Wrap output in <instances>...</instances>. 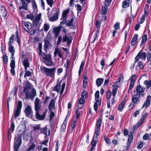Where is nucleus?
Returning <instances> with one entry per match:
<instances>
[{
    "instance_id": "nucleus-17",
    "label": "nucleus",
    "mask_w": 151,
    "mask_h": 151,
    "mask_svg": "<svg viewBox=\"0 0 151 151\" xmlns=\"http://www.w3.org/2000/svg\"><path fill=\"white\" fill-rule=\"evenodd\" d=\"M141 98L140 97L137 96L134 93L133 95L132 96L131 101L134 104H138L139 102V99Z\"/></svg>"
},
{
    "instance_id": "nucleus-13",
    "label": "nucleus",
    "mask_w": 151,
    "mask_h": 151,
    "mask_svg": "<svg viewBox=\"0 0 151 151\" xmlns=\"http://www.w3.org/2000/svg\"><path fill=\"white\" fill-rule=\"evenodd\" d=\"M24 112L27 116L28 117L32 116L33 112L29 105H28L27 106L24 111Z\"/></svg>"
},
{
    "instance_id": "nucleus-14",
    "label": "nucleus",
    "mask_w": 151,
    "mask_h": 151,
    "mask_svg": "<svg viewBox=\"0 0 151 151\" xmlns=\"http://www.w3.org/2000/svg\"><path fill=\"white\" fill-rule=\"evenodd\" d=\"M151 101V96L150 95H148L147 96L146 100L145 102L143 105L142 108H143L145 107L146 109L150 105Z\"/></svg>"
},
{
    "instance_id": "nucleus-12",
    "label": "nucleus",
    "mask_w": 151,
    "mask_h": 151,
    "mask_svg": "<svg viewBox=\"0 0 151 151\" xmlns=\"http://www.w3.org/2000/svg\"><path fill=\"white\" fill-rule=\"evenodd\" d=\"M137 79V76L135 74L132 75L130 78V85L129 86V89H132L133 88L135 82Z\"/></svg>"
},
{
    "instance_id": "nucleus-37",
    "label": "nucleus",
    "mask_w": 151,
    "mask_h": 151,
    "mask_svg": "<svg viewBox=\"0 0 151 151\" xmlns=\"http://www.w3.org/2000/svg\"><path fill=\"white\" fill-rule=\"evenodd\" d=\"M123 75H120L119 77L117 79V81L116 82V85H115L116 87L115 88H116V87H119L118 84L120 83L121 81H123Z\"/></svg>"
},
{
    "instance_id": "nucleus-60",
    "label": "nucleus",
    "mask_w": 151,
    "mask_h": 151,
    "mask_svg": "<svg viewBox=\"0 0 151 151\" xmlns=\"http://www.w3.org/2000/svg\"><path fill=\"white\" fill-rule=\"evenodd\" d=\"M47 4L50 6V7H52L53 4V0H46Z\"/></svg>"
},
{
    "instance_id": "nucleus-42",
    "label": "nucleus",
    "mask_w": 151,
    "mask_h": 151,
    "mask_svg": "<svg viewBox=\"0 0 151 151\" xmlns=\"http://www.w3.org/2000/svg\"><path fill=\"white\" fill-rule=\"evenodd\" d=\"M25 73L24 75V77L26 79L27 77H29L31 76V72L27 70V69H26V70H25Z\"/></svg>"
},
{
    "instance_id": "nucleus-5",
    "label": "nucleus",
    "mask_w": 151,
    "mask_h": 151,
    "mask_svg": "<svg viewBox=\"0 0 151 151\" xmlns=\"http://www.w3.org/2000/svg\"><path fill=\"white\" fill-rule=\"evenodd\" d=\"M59 12V9L57 8H53L51 11V13L53 14L52 17L48 16L49 20L53 22L57 20L58 18V14Z\"/></svg>"
},
{
    "instance_id": "nucleus-2",
    "label": "nucleus",
    "mask_w": 151,
    "mask_h": 151,
    "mask_svg": "<svg viewBox=\"0 0 151 151\" xmlns=\"http://www.w3.org/2000/svg\"><path fill=\"white\" fill-rule=\"evenodd\" d=\"M24 132V131L23 132L21 130H20L19 132L20 134L18 135V137L16 139V137H15L14 145V151H18V150L22 143V133H23Z\"/></svg>"
},
{
    "instance_id": "nucleus-48",
    "label": "nucleus",
    "mask_w": 151,
    "mask_h": 151,
    "mask_svg": "<svg viewBox=\"0 0 151 151\" xmlns=\"http://www.w3.org/2000/svg\"><path fill=\"white\" fill-rule=\"evenodd\" d=\"M32 94H31V99L32 100L36 96V91L35 89H33L32 91Z\"/></svg>"
},
{
    "instance_id": "nucleus-28",
    "label": "nucleus",
    "mask_w": 151,
    "mask_h": 151,
    "mask_svg": "<svg viewBox=\"0 0 151 151\" xmlns=\"http://www.w3.org/2000/svg\"><path fill=\"white\" fill-rule=\"evenodd\" d=\"M109 6H107L104 4V6H102V9L101 10V13L103 15H105L107 12V7Z\"/></svg>"
},
{
    "instance_id": "nucleus-34",
    "label": "nucleus",
    "mask_w": 151,
    "mask_h": 151,
    "mask_svg": "<svg viewBox=\"0 0 151 151\" xmlns=\"http://www.w3.org/2000/svg\"><path fill=\"white\" fill-rule=\"evenodd\" d=\"M125 103L123 101L120 103L118 107V110L120 111H122L124 106Z\"/></svg>"
},
{
    "instance_id": "nucleus-41",
    "label": "nucleus",
    "mask_w": 151,
    "mask_h": 151,
    "mask_svg": "<svg viewBox=\"0 0 151 151\" xmlns=\"http://www.w3.org/2000/svg\"><path fill=\"white\" fill-rule=\"evenodd\" d=\"M22 6L19 8V9L21 10L22 9H23L25 10H27V6L28 4H27L25 1L22 3Z\"/></svg>"
},
{
    "instance_id": "nucleus-10",
    "label": "nucleus",
    "mask_w": 151,
    "mask_h": 151,
    "mask_svg": "<svg viewBox=\"0 0 151 151\" xmlns=\"http://www.w3.org/2000/svg\"><path fill=\"white\" fill-rule=\"evenodd\" d=\"M26 27L28 29H30L32 27V24L29 22H25L24 21H22V29L27 32H28V31L24 27Z\"/></svg>"
},
{
    "instance_id": "nucleus-16",
    "label": "nucleus",
    "mask_w": 151,
    "mask_h": 151,
    "mask_svg": "<svg viewBox=\"0 0 151 151\" xmlns=\"http://www.w3.org/2000/svg\"><path fill=\"white\" fill-rule=\"evenodd\" d=\"M58 54L60 58L63 59V53L61 50H59V48H56L55 49L54 52V55L55 57H56Z\"/></svg>"
},
{
    "instance_id": "nucleus-59",
    "label": "nucleus",
    "mask_w": 151,
    "mask_h": 151,
    "mask_svg": "<svg viewBox=\"0 0 151 151\" xmlns=\"http://www.w3.org/2000/svg\"><path fill=\"white\" fill-rule=\"evenodd\" d=\"M47 128L46 127H45L44 128H42L40 129L41 133H46V131L47 130Z\"/></svg>"
},
{
    "instance_id": "nucleus-57",
    "label": "nucleus",
    "mask_w": 151,
    "mask_h": 151,
    "mask_svg": "<svg viewBox=\"0 0 151 151\" xmlns=\"http://www.w3.org/2000/svg\"><path fill=\"white\" fill-rule=\"evenodd\" d=\"M35 147V145L33 143L27 150V151H29L30 150H34Z\"/></svg>"
},
{
    "instance_id": "nucleus-53",
    "label": "nucleus",
    "mask_w": 151,
    "mask_h": 151,
    "mask_svg": "<svg viewBox=\"0 0 151 151\" xmlns=\"http://www.w3.org/2000/svg\"><path fill=\"white\" fill-rule=\"evenodd\" d=\"M88 93L86 91H83L81 94V96L83 99H86L88 97Z\"/></svg>"
},
{
    "instance_id": "nucleus-7",
    "label": "nucleus",
    "mask_w": 151,
    "mask_h": 151,
    "mask_svg": "<svg viewBox=\"0 0 151 151\" xmlns=\"http://www.w3.org/2000/svg\"><path fill=\"white\" fill-rule=\"evenodd\" d=\"M95 100L96 102L94 105V110L96 111L97 110L98 106L100 105L101 101L99 100V93L98 91H97L95 93Z\"/></svg>"
},
{
    "instance_id": "nucleus-63",
    "label": "nucleus",
    "mask_w": 151,
    "mask_h": 151,
    "mask_svg": "<svg viewBox=\"0 0 151 151\" xmlns=\"http://www.w3.org/2000/svg\"><path fill=\"white\" fill-rule=\"evenodd\" d=\"M148 114L146 112L144 114H143L141 117V119L144 120V121L146 119L148 116Z\"/></svg>"
},
{
    "instance_id": "nucleus-15",
    "label": "nucleus",
    "mask_w": 151,
    "mask_h": 151,
    "mask_svg": "<svg viewBox=\"0 0 151 151\" xmlns=\"http://www.w3.org/2000/svg\"><path fill=\"white\" fill-rule=\"evenodd\" d=\"M36 111V117L37 119L39 120H43L46 114L47 113V111L45 112L42 115H40V114L39 111Z\"/></svg>"
},
{
    "instance_id": "nucleus-38",
    "label": "nucleus",
    "mask_w": 151,
    "mask_h": 151,
    "mask_svg": "<svg viewBox=\"0 0 151 151\" xmlns=\"http://www.w3.org/2000/svg\"><path fill=\"white\" fill-rule=\"evenodd\" d=\"M145 65L144 63L141 61H139L138 62V66L140 69H143Z\"/></svg>"
},
{
    "instance_id": "nucleus-58",
    "label": "nucleus",
    "mask_w": 151,
    "mask_h": 151,
    "mask_svg": "<svg viewBox=\"0 0 151 151\" xmlns=\"http://www.w3.org/2000/svg\"><path fill=\"white\" fill-rule=\"evenodd\" d=\"M65 83H63L62 85L61 89L60 92V95H61L63 93L64 91L65 88Z\"/></svg>"
},
{
    "instance_id": "nucleus-35",
    "label": "nucleus",
    "mask_w": 151,
    "mask_h": 151,
    "mask_svg": "<svg viewBox=\"0 0 151 151\" xmlns=\"http://www.w3.org/2000/svg\"><path fill=\"white\" fill-rule=\"evenodd\" d=\"M28 31V32L31 35H34L36 32V29L35 28H34L32 26V27L30 29H29Z\"/></svg>"
},
{
    "instance_id": "nucleus-6",
    "label": "nucleus",
    "mask_w": 151,
    "mask_h": 151,
    "mask_svg": "<svg viewBox=\"0 0 151 151\" xmlns=\"http://www.w3.org/2000/svg\"><path fill=\"white\" fill-rule=\"evenodd\" d=\"M142 52V50H140L135 58V61L133 65L132 68L134 67L135 63L138 61L140 58L142 60H145L147 54L145 52Z\"/></svg>"
},
{
    "instance_id": "nucleus-3",
    "label": "nucleus",
    "mask_w": 151,
    "mask_h": 151,
    "mask_svg": "<svg viewBox=\"0 0 151 151\" xmlns=\"http://www.w3.org/2000/svg\"><path fill=\"white\" fill-rule=\"evenodd\" d=\"M145 89L146 88L139 84L136 86L135 90L134 91V93L139 97H143L145 94Z\"/></svg>"
},
{
    "instance_id": "nucleus-8",
    "label": "nucleus",
    "mask_w": 151,
    "mask_h": 151,
    "mask_svg": "<svg viewBox=\"0 0 151 151\" xmlns=\"http://www.w3.org/2000/svg\"><path fill=\"white\" fill-rule=\"evenodd\" d=\"M42 103V102L38 97L36 98L35 102V111L40 110Z\"/></svg>"
},
{
    "instance_id": "nucleus-31",
    "label": "nucleus",
    "mask_w": 151,
    "mask_h": 151,
    "mask_svg": "<svg viewBox=\"0 0 151 151\" xmlns=\"http://www.w3.org/2000/svg\"><path fill=\"white\" fill-rule=\"evenodd\" d=\"M144 84L146 86V88L149 89L151 87V81L150 80H145L144 82Z\"/></svg>"
},
{
    "instance_id": "nucleus-11",
    "label": "nucleus",
    "mask_w": 151,
    "mask_h": 151,
    "mask_svg": "<svg viewBox=\"0 0 151 151\" xmlns=\"http://www.w3.org/2000/svg\"><path fill=\"white\" fill-rule=\"evenodd\" d=\"M73 37L69 35V34H68L64 36L63 37V42H67V44L69 46V45L71 43Z\"/></svg>"
},
{
    "instance_id": "nucleus-21",
    "label": "nucleus",
    "mask_w": 151,
    "mask_h": 151,
    "mask_svg": "<svg viewBox=\"0 0 151 151\" xmlns=\"http://www.w3.org/2000/svg\"><path fill=\"white\" fill-rule=\"evenodd\" d=\"M61 27L60 26L58 27H55L53 28V33L54 35V36L55 38H57L60 31Z\"/></svg>"
},
{
    "instance_id": "nucleus-43",
    "label": "nucleus",
    "mask_w": 151,
    "mask_h": 151,
    "mask_svg": "<svg viewBox=\"0 0 151 151\" xmlns=\"http://www.w3.org/2000/svg\"><path fill=\"white\" fill-rule=\"evenodd\" d=\"M100 130V129L96 128L94 132V136H95L96 139H97L99 135V133Z\"/></svg>"
},
{
    "instance_id": "nucleus-19",
    "label": "nucleus",
    "mask_w": 151,
    "mask_h": 151,
    "mask_svg": "<svg viewBox=\"0 0 151 151\" xmlns=\"http://www.w3.org/2000/svg\"><path fill=\"white\" fill-rule=\"evenodd\" d=\"M7 14V11L3 6H0V16H2L4 17H5Z\"/></svg>"
},
{
    "instance_id": "nucleus-46",
    "label": "nucleus",
    "mask_w": 151,
    "mask_h": 151,
    "mask_svg": "<svg viewBox=\"0 0 151 151\" xmlns=\"http://www.w3.org/2000/svg\"><path fill=\"white\" fill-rule=\"evenodd\" d=\"M87 80L88 78L85 76L83 79V87L85 88H86V86L88 83Z\"/></svg>"
},
{
    "instance_id": "nucleus-56",
    "label": "nucleus",
    "mask_w": 151,
    "mask_h": 151,
    "mask_svg": "<svg viewBox=\"0 0 151 151\" xmlns=\"http://www.w3.org/2000/svg\"><path fill=\"white\" fill-rule=\"evenodd\" d=\"M41 16V13L39 14L38 16L36 17V20L35 21V23L36 24H37L38 22H39V21L40 20V17Z\"/></svg>"
},
{
    "instance_id": "nucleus-51",
    "label": "nucleus",
    "mask_w": 151,
    "mask_h": 151,
    "mask_svg": "<svg viewBox=\"0 0 151 151\" xmlns=\"http://www.w3.org/2000/svg\"><path fill=\"white\" fill-rule=\"evenodd\" d=\"M51 111L50 112V121H52V120L53 119V117L55 116V114L52 111Z\"/></svg>"
},
{
    "instance_id": "nucleus-4",
    "label": "nucleus",
    "mask_w": 151,
    "mask_h": 151,
    "mask_svg": "<svg viewBox=\"0 0 151 151\" xmlns=\"http://www.w3.org/2000/svg\"><path fill=\"white\" fill-rule=\"evenodd\" d=\"M42 57L44 63L47 66H50L53 64L52 57L50 55H46L45 53H42Z\"/></svg>"
},
{
    "instance_id": "nucleus-49",
    "label": "nucleus",
    "mask_w": 151,
    "mask_h": 151,
    "mask_svg": "<svg viewBox=\"0 0 151 151\" xmlns=\"http://www.w3.org/2000/svg\"><path fill=\"white\" fill-rule=\"evenodd\" d=\"M97 139H96L95 138V136H93V138L91 142V143L92 146H94V147L96 146V140H97Z\"/></svg>"
},
{
    "instance_id": "nucleus-52",
    "label": "nucleus",
    "mask_w": 151,
    "mask_h": 151,
    "mask_svg": "<svg viewBox=\"0 0 151 151\" xmlns=\"http://www.w3.org/2000/svg\"><path fill=\"white\" fill-rule=\"evenodd\" d=\"M73 19L72 18L70 21H69L68 22L66 23V25L68 27H70L71 26H73Z\"/></svg>"
},
{
    "instance_id": "nucleus-64",
    "label": "nucleus",
    "mask_w": 151,
    "mask_h": 151,
    "mask_svg": "<svg viewBox=\"0 0 151 151\" xmlns=\"http://www.w3.org/2000/svg\"><path fill=\"white\" fill-rule=\"evenodd\" d=\"M120 23L119 22H116L114 25V27L115 29H119Z\"/></svg>"
},
{
    "instance_id": "nucleus-30",
    "label": "nucleus",
    "mask_w": 151,
    "mask_h": 151,
    "mask_svg": "<svg viewBox=\"0 0 151 151\" xmlns=\"http://www.w3.org/2000/svg\"><path fill=\"white\" fill-rule=\"evenodd\" d=\"M102 119V115H101L96 123V128L100 129V127L101 126Z\"/></svg>"
},
{
    "instance_id": "nucleus-24",
    "label": "nucleus",
    "mask_w": 151,
    "mask_h": 151,
    "mask_svg": "<svg viewBox=\"0 0 151 151\" xmlns=\"http://www.w3.org/2000/svg\"><path fill=\"white\" fill-rule=\"evenodd\" d=\"M31 87V84L29 81H27L25 84L23 86L24 92L30 89Z\"/></svg>"
},
{
    "instance_id": "nucleus-25",
    "label": "nucleus",
    "mask_w": 151,
    "mask_h": 151,
    "mask_svg": "<svg viewBox=\"0 0 151 151\" xmlns=\"http://www.w3.org/2000/svg\"><path fill=\"white\" fill-rule=\"evenodd\" d=\"M24 66V69L26 70L27 68L29 67V63L28 58L25 59L22 62Z\"/></svg>"
},
{
    "instance_id": "nucleus-20",
    "label": "nucleus",
    "mask_w": 151,
    "mask_h": 151,
    "mask_svg": "<svg viewBox=\"0 0 151 151\" xmlns=\"http://www.w3.org/2000/svg\"><path fill=\"white\" fill-rule=\"evenodd\" d=\"M112 87L113 88L112 91V94L114 97L111 99V102L112 104H114L115 102V97L117 92V88L115 87L114 85H113Z\"/></svg>"
},
{
    "instance_id": "nucleus-39",
    "label": "nucleus",
    "mask_w": 151,
    "mask_h": 151,
    "mask_svg": "<svg viewBox=\"0 0 151 151\" xmlns=\"http://www.w3.org/2000/svg\"><path fill=\"white\" fill-rule=\"evenodd\" d=\"M15 35L14 34L12 35L9 38V41L8 42L9 46L12 45V44L13 43V42L14 40V38Z\"/></svg>"
},
{
    "instance_id": "nucleus-50",
    "label": "nucleus",
    "mask_w": 151,
    "mask_h": 151,
    "mask_svg": "<svg viewBox=\"0 0 151 151\" xmlns=\"http://www.w3.org/2000/svg\"><path fill=\"white\" fill-rule=\"evenodd\" d=\"M40 129V124H37L36 126H34L33 127V130L35 132V133L37 132L36 131Z\"/></svg>"
},
{
    "instance_id": "nucleus-44",
    "label": "nucleus",
    "mask_w": 151,
    "mask_h": 151,
    "mask_svg": "<svg viewBox=\"0 0 151 151\" xmlns=\"http://www.w3.org/2000/svg\"><path fill=\"white\" fill-rule=\"evenodd\" d=\"M26 18L27 19H29L31 20H34L35 19V16L32 14L31 13L27 15Z\"/></svg>"
},
{
    "instance_id": "nucleus-55",
    "label": "nucleus",
    "mask_w": 151,
    "mask_h": 151,
    "mask_svg": "<svg viewBox=\"0 0 151 151\" xmlns=\"http://www.w3.org/2000/svg\"><path fill=\"white\" fill-rule=\"evenodd\" d=\"M10 66L11 68H15V61L14 60H12L11 61L10 64Z\"/></svg>"
},
{
    "instance_id": "nucleus-23",
    "label": "nucleus",
    "mask_w": 151,
    "mask_h": 151,
    "mask_svg": "<svg viewBox=\"0 0 151 151\" xmlns=\"http://www.w3.org/2000/svg\"><path fill=\"white\" fill-rule=\"evenodd\" d=\"M55 100L52 99L48 106V109L50 111H52L55 109Z\"/></svg>"
},
{
    "instance_id": "nucleus-40",
    "label": "nucleus",
    "mask_w": 151,
    "mask_h": 151,
    "mask_svg": "<svg viewBox=\"0 0 151 151\" xmlns=\"http://www.w3.org/2000/svg\"><path fill=\"white\" fill-rule=\"evenodd\" d=\"M85 64V62L82 61L81 62V64L80 67V68L78 72V74L79 76H80L81 72L83 70V68Z\"/></svg>"
},
{
    "instance_id": "nucleus-45",
    "label": "nucleus",
    "mask_w": 151,
    "mask_h": 151,
    "mask_svg": "<svg viewBox=\"0 0 151 151\" xmlns=\"http://www.w3.org/2000/svg\"><path fill=\"white\" fill-rule=\"evenodd\" d=\"M9 51L11 53V54L15 53V50L12 45L9 46Z\"/></svg>"
},
{
    "instance_id": "nucleus-54",
    "label": "nucleus",
    "mask_w": 151,
    "mask_h": 151,
    "mask_svg": "<svg viewBox=\"0 0 151 151\" xmlns=\"http://www.w3.org/2000/svg\"><path fill=\"white\" fill-rule=\"evenodd\" d=\"M50 25L47 23L45 24L44 25V30L45 31H47L49 29Z\"/></svg>"
},
{
    "instance_id": "nucleus-29",
    "label": "nucleus",
    "mask_w": 151,
    "mask_h": 151,
    "mask_svg": "<svg viewBox=\"0 0 151 151\" xmlns=\"http://www.w3.org/2000/svg\"><path fill=\"white\" fill-rule=\"evenodd\" d=\"M32 2V7L33 10V12H37L38 10L37 6L35 0H33Z\"/></svg>"
},
{
    "instance_id": "nucleus-27",
    "label": "nucleus",
    "mask_w": 151,
    "mask_h": 151,
    "mask_svg": "<svg viewBox=\"0 0 151 151\" xmlns=\"http://www.w3.org/2000/svg\"><path fill=\"white\" fill-rule=\"evenodd\" d=\"M138 35L137 34H135L132 38L131 42V45L132 46H134L136 44L137 40L138 39Z\"/></svg>"
},
{
    "instance_id": "nucleus-33",
    "label": "nucleus",
    "mask_w": 151,
    "mask_h": 151,
    "mask_svg": "<svg viewBox=\"0 0 151 151\" xmlns=\"http://www.w3.org/2000/svg\"><path fill=\"white\" fill-rule=\"evenodd\" d=\"M130 0H125L122 3V7L124 8H127L129 6V3Z\"/></svg>"
},
{
    "instance_id": "nucleus-26",
    "label": "nucleus",
    "mask_w": 151,
    "mask_h": 151,
    "mask_svg": "<svg viewBox=\"0 0 151 151\" xmlns=\"http://www.w3.org/2000/svg\"><path fill=\"white\" fill-rule=\"evenodd\" d=\"M61 82H59L57 83L56 85L54 87L53 90L54 91L59 92L60 91Z\"/></svg>"
},
{
    "instance_id": "nucleus-61",
    "label": "nucleus",
    "mask_w": 151,
    "mask_h": 151,
    "mask_svg": "<svg viewBox=\"0 0 151 151\" xmlns=\"http://www.w3.org/2000/svg\"><path fill=\"white\" fill-rule=\"evenodd\" d=\"M104 139L107 144H110V141L109 139L106 136H105L104 137Z\"/></svg>"
},
{
    "instance_id": "nucleus-62",
    "label": "nucleus",
    "mask_w": 151,
    "mask_h": 151,
    "mask_svg": "<svg viewBox=\"0 0 151 151\" xmlns=\"http://www.w3.org/2000/svg\"><path fill=\"white\" fill-rule=\"evenodd\" d=\"M84 99L82 97L80 98L79 100V104H84L85 101Z\"/></svg>"
},
{
    "instance_id": "nucleus-36",
    "label": "nucleus",
    "mask_w": 151,
    "mask_h": 151,
    "mask_svg": "<svg viewBox=\"0 0 151 151\" xmlns=\"http://www.w3.org/2000/svg\"><path fill=\"white\" fill-rule=\"evenodd\" d=\"M69 10H65L64 11L62 14V17L61 19H67V16Z\"/></svg>"
},
{
    "instance_id": "nucleus-32",
    "label": "nucleus",
    "mask_w": 151,
    "mask_h": 151,
    "mask_svg": "<svg viewBox=\"0 0 151 151\" xmlns=\"http://www.w3.org/2000/svg\"><path fill=\"white\" fill-rule=\"evenodd\" d=\"M104 79L101 78H99L97 79L96 81V83L98 87H99L103 83L104 81Z\"/></svg>"
},
{
    "instance_id": "nucleus-18",
    "label": "nucleus",
    "mask_w": 151,
    "mask_h": 151,
    "mask_svg": "<svg viewBox=\"0 0 151 151\" xmlns=\"http://www.w3.org/2000/svg\"><path fill=\"white\" fill-rule=\"evenodd\" d=\"M112 94V93L111 91L109 90H108L106 93V99L108 100L107 101V107L108 108H110V99L111 97V96Z\"/></svg>"
},
{
    "instance_id": "nucleus-47",
    "label": "nucleus",
    "mask_w": 151,
    "mask_h": 151,
    "mask_svg": "<svg viewBox=\"0 0 151 151\" xmlns=\"http://www.w3.org/2000/svg\"><path fill=\"white\" fill-rule=\"evenodd\" d=\"M24 92L25 93L26 99H31V95L29 91H26Z\"/></svg>"
},
{
    "instance_id": "nucleus-1",
    "label": "nucleus",
    "mask_w": 151,
    "mask_h": 151,
    "mask_svg": "<svg viewBox=\"0 0 151 151\" xmlns=\"http://www.w3.org/2000/svg\"><path fill=\"white\" fill-rule=\"evenodd\" d=\"M41 70L44 72L46 76L51 78L54 77L56 68H47L45 67H40Z\"/></svg>"
},
{
    "instance_id": "nucleus-9",
    "label": "nucleus",
    "mask_w": 151,
    "mask_h": 151,
    "mask_svg": "<svg viewBox=\"0 0 151 151\" xmlns=\"http://www.w3.org/2000/svg\"><path fill=\"white\" fill-rule=\"evenodd\" d=\"M22 106V101H18L17 106V109L15 111L14 114V117L15 118H17L19 116Z\"/></svg>"
},
{
    "instance_id": "nucleus-22",
    "label": "nucleus",
    "mask_w": 151,
    "mask_h": 151,
    "mask_svg": "<svg viewBox=\"0 0 151 151\" xmlns=\"http://www.w3.org/2000/svg\"><path fill=\"white\" fill-rule=\"evenodd\" d=\"M44 42L45 43L43 46L44 49L46 51L49 48L51 47L52 45L49 40L45 39Z\"/></svg>"
}]
</instances>
